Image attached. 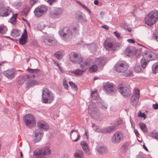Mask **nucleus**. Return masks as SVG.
Returning <instances> with one entry per match:
<instances>
[{"label":"nucleus","mask_w":158,"mask_h":158,"mask_svg":"<svg viewBox=\"0 0 158 158\" xmlns=\"http://www.w3.org/2000/svg\"><path fill=\"white\" fill-rule=\"evenodd\" d=\"M25 124L28 127L32 128L36 125V121L34 116L30 114H28L23 117Z\"/></svg>","instance_id":"423d86ee"},{"label":"nucleus","mask_w":158,"mask_h":158,"mask_svg":"<svg viewBox=\"0 0 158 158\" xmlns=\"http://www.w3.org/2000/svg\"><path fill=\"white\" fill-rule=\"evenodd\" d=\"M38 2V0H29V4L31 6V7L37 3Z\"/></svg>","instance_id":"6e6d98bb"},{"label":"nucleus","mask_w":158,"mask_h":158,"mask_svg":"<svg viewBox=\"0 0 158 158\" xmlns=\"http://www.w3.org/2000/svg\"><path fill=\"white\" fill-rule=\"evenodd\" d=\"M31 7L30 6H27L24 8L23 10L22 11V15L25 16H27V15L28 12L30 11Z\"/></svg>","instance_id":"a19ab883"},{"label":"nucleus","mask_w":158,"mask_h":158,"mask_svg":"<svg viewBox=\"0 0 158 158\" xmlns=\"http://www.w3.org/2000/svg\"><path fill=\"white\" fill-rule=\"evenodd\" d=\"M91 99L93 100H94L98 99V94L97 90L95 89L94 91H92L91 93Z\"/></svg>","instance_id":"c9c22d12"},{"label":"nucleus","mask_w":158,"mask_h":158,"mask_svg":"<svg viewBox=\"0 0 158 158\" xmlns=\"http://www.w3.org/2000/svg\"><path fill=\"white\" fill-rule=\"evenodd\" d=\"M95 63L100 67H103L106 63L105 60L101 57L96 59Z\"/></svg>","instance_id":"393cba45"},{"label":"nucleus","mask_w":158,"mask_h":158,"mask_svg":"<svg viewBox=\"0 0 158 158\" xmlns=\"http://www.w3.org/2000/svg\"><path fill=\"white\" fill-rule=\"evenodd\" d=\"M18 14L17 13H15L14 14L13 13V15L11 18L9 20V22H10L11 23L13 24L16 22L17 20V17L18 16Z\"/></svg>","instance_id":"e433bc0d"},{"label":"nucleus","mask_w":158,"mask_h":158,"mask_svg":"<svg viewBox=\"0 0 158 158\" xmlns=\"http://www.w3.org/2000/svg\"><path fill=\"white\" fill-rule=\"evenodd\" d=\"M103 89L106 94L110 95H113L116 93V90L114 87V85L106 83L103 87Z\"/></svg>","instance_id":"9b49d317"},{"label":"nucleus","mask_w":158,"mask_h":158,"mask_svg":"<svg viewBox=\"0 0 158 158\" xmlns=\"http://www.w3.org/2000/svg\"><path fill=\"white\" fill-rule=\"evenodd\" d=\"M10 35L14 37H18L20 35L19 31L16 28L13 29L11 31Z\"/></svg>","instance_id":"473e14b6"},{"label":"nucleus","mask_w":158,"mask_h":158,"mask_svg":"<svg viewBox=\"0 0 158 158\" xmlns=\"http://www.w3.org/2000/svg\"><path fill=\"white\" fill-rule=\"evenodd\" d=\"M123 134L122 132L120 131H116L113 135L111 140L112 142L114 143H120L123 139Z\"/></svg>","instance_id":"4468645a"},{"label":"nucleus","mask_w":158,"mask_h":158,"mask_svg":"<svg viewBox=\"0 0 158 158\" xmlns=\"http://www.w3.org/2000/svg\"><path fill=\"white\" fill-rule=\"evenodd\" d=\"M139 98V91L137 89L135 92V93L133 94L131 98V101L132 105L135 106L138 104Z\"/></svg>","instance_id":"a211bd4d"},{"label":"nucleus","mask_w":158,"mask_h":158,"mask_svg":"<svg viewBox=\"0 0 158 158\" xmlns=\"http://www.w3.org/2000/svg\"><path fill=\"white\" fill-rule=\"evenodd\" d=\"M153 108L155 110L158 109V104L156 103L152 105Z\"/></svg>","instance_id":"69168bd1"},{"label":"nucleus","mask_w":158,"mask_h":158,"mask_svg":"<svg viewBox=\"0 0 158 158\" xmlns=\"http://www.w3.org/2000/svg\"><path fill=\"white\" fill-rule=\"evenodd\" d=\"M55 96L52 92L47 88L42 90V102L43 103L51 104L54 100Z\"/></svg>","instance_id":"f03ea898"},{"label":"nucleus","mask_w":158,"mask_h":158,"mask_svg":"<svg viewBox=\"0 0 158 158\" xmlns=\"http://www.w3.org/2000/svg\"><path fill=\"white\" fill-rule=\"evenodd\" d=\"M27 37L22 35L19 39V43L21 45H24L27 42Z\"/></svg>","instance_id":"2f4dec72"},{"label":"nucleus","mask_w":158,"mask_h":158,"mask_svg":"<svg viewBox=\"0 0 158 158\" xmlns=\"http://www.w3.org/2000/svg\"><path fill=\"white\" fill-rule=\"evenodd\" d=\"M101 27L102 28H104L106 30H108L109 29V27L106 25H104L103 26H101Z\"/></svg>","instance_id":"774afa93"},{"label":"nucleus","mask_w":158,"mask_h":158,"mask_svg":"<svg viewBox=\"0 0 158 158\" xmlns=\"http://www.w3.org/2000/svg\"><path fill=\"white\" fill-rule=\"evenodd\" d=\"M115 69L116 71L118 73H124V75L129 76L132 74V71L128 70V65L125 61H119L115 64Z\"/></svg>","instance_id":"f257e3e1"},{"label":"nucleus","mask_w":158,"mask_h":158,"mask_svg":"<svg viewBox=\"0 0 158 158\" xmlns=\"http://www.w3.org/2000/svg\"><path fill=\"white\" fill-rule=\"evenodd\" d=\"M39 84V82L33 79H29L25 85L26 88H28L33 86Z\"/></svg>","instance_id":"b1692460"},{"label":"nucleus","mask_w":158,"mask_h":158,"mask_svg":"<svg viewBox=\"0 0 158 158\" xmlns=\"http://www.w3.org/2000/svg\"><path fill=\"white\" fill-rule=\"evenodd\" d=\"M152 68L153 73L155 74L156 73V70L158 69V65L154 64L152 66Z\"/></svg>","instance_id":"864d4df0"},{"label":"nucleus","mask_w":158,"mask_h":158,"mask_svg":"<svg viewBox=\"0 0 158 158\" xmlns=\"http://www.w3.org/2000/svg\"><path fill=\"white\" fill-rule=\"evenodd\" d=\"M63 85L65 89L69 90V85L67 83V81L65 79L63 80Z\"/></svg>","instance_id":"3c124183"},{"label":"nucleus","mask_w":158,"mask_h":158,"mask_svg":"<svg viewBox=\"0 0 158 158\" xmlns=\"http://www.w3.org/2000/svg\"><path fill=\"white\" fill-rule=\"evenodd\" d=\"M48 7L45 5H41L36 7L34 11V13L35 17H40L45 14L48 11Z\"/></svg>","instance_id":"0eeeda50"},{"label":"nucleus","mask_w":158,"mask_h":158,"mask_svg":"<svg viewBox=\"0 0 158 158\" xmlns=\"http://www.w3.org/2000/svg\"><path fill=\"white\" fill-rule=\"evenodd\" d=\"M127 41L129 43H135V41L134 40L132 39H129L127 40Z\"/></svg>","instance_id":"338daca9"},{"label":"nucleus","mask_w":158,"mask_h":158,"mask_svg":"<svg viewBox=\"0 0 158 158\" xmlns=\"http://www.w3.org/2000/svg\"><path fill=\"white\" fill-rule=\"evenodd\" d=\"M22 35H23V36L28 37L27 35V32L26 30L25 29H24V31H23V33L22 34Z\"/></svg>","instance_id":"0e129e2a"},{"label":"nucleus","mask_w":158,"mask_h":158,"mask_svg":"<svg viewBox=\"0 0 158 158\" xmlns=\"http://www.w3.org/2000/svg\"><path fill=\"white\" fill-rule=\"evenodd\" d=\"M139 126L143 132H148V130L145 124L142 123H139Z\"/></svg>","instance_id":"4c0bfd02"},{"label":"nucleus","mask_w":158,"mask_h":158,"mask_svg":"<svg viewBox=\"0 0 158 158\" xmlns=\"http://www.w3.org/2000/svg\"><path fill=\"white\" fill-rule=\"evenodd\" d=\"M59 35L65 40L71 39L72 37V31L68 27L64 28L59 31Z\"/></svg>","instance_id":"6e6552de"},{"label":"nucleus","mask_w":158,"mask_h":158,"mask_svg":"<svg viewBox=\"0 0 158 158\" xmlns=\"http://www.w3.org/2000/svg\"><path fill=\"white\" fill-rule=\"evenodd\" d=\"M149 136L154 139H158V133L154 131L152 132Z\"/></svg>","instance_id":"49530a36"},{"label":"nucleus","mask_w":158,"mask_h":158,"mask_svg":"<svg viewBox=\"0 0 158 158\" xmlns=\"http://www.w3.org/2000/svg\"><path fill=\"white\" fill-rule=\"evenodd\" d=\"M38 28L40 30L44 29L45 28V27L43 24L42 23H39L37 26Z\"/></svg>","instance_id":"bf43d9fd"},{"label":"nucleus","mask_w":158,"mask_h":158,"mask_svg":"<svg viewBox=\"0 0 158 158\" xmlns=\"http://www.w3.org/2000/svg\"><path fill=\"white\" fill-rule=\"evenodd\" d=\"M71 138L74 142L77 141L80 139V135L77 130H72L70 132Z\"/></svg>","instance_id":"4be33fe9"},{"label":"nucleus","mask_w":158,"mask_h":158,"mask_svg":"<svg viewBox=\"0 0 158 158\" xmlns=\"http://www.w3.org/2000/svg\"><path fill=\"white\" fill-rule=\"evenodd\" d=\"M123 122L122 119H117L114 122V124L116 125H118L121 124Z\"/></svg>","instance_id":"13d9d810"},{"label":"nucleus","mask_w":158,"mask_h":158,"mask_svg":"<svg viewBox=\"0 0 158 158\" xmlns=\"http://www.w3.org/2000/svg\"><path fill=\"white\" fill-rule=\"evenodd\" d=\"M116 37L119 40L121 39V38L120 37V34L117 31H116L114 33Z\"/></svg>","instance_id":"052dcab7"},{"label":"nucleus","mask_w":158,"mask_h":158,"mask_svg":"<svg viewBox=\"0 0 158 158\" xmlns=\"http://www.w3.org/2000/svg\"><path fill=\"white\" fill-rule=\"evenodd\" d=\"M85 45L86 46L87 48L89 49H91V48H93V47L94 46V44L93 43L90 44H85Z\"/></svg>","instance_id":"e2e57ef3"},{"label":"nucleus","mask_w":158,"mask_h":158,"mask_svg":"<svg viewBox=\"0 0 158 158\" xmlns=\"http://www.w3.org/2000/svg\"><path fill=\"white\" fill-rule=\"evenodd\" d=\"M98 104L100 107L102 109H107V106L103 104H102L101 103H100L99 102H98Z\"/></svg>","instance_id":"680f3d73"},{"label":"nucleus","mask_w":158,"mask_h":158,"mask_svg":"<svg viewBox=\"0 0 158 158\" xmlns=\"http://www.w3.org/2000/svg\"><path fill=\"white\" fill-rule=\"evenodd\" d=\"M69 83L72 89L75 91L77 90V86L72 81H69Z\"/></svg>","instance_id":"de8ad7c7"},{"label":"nucleus","mask_w":158,"mask_h":158,"mask_svg":"<svg viewBox=\"0 0 158 158\" xmlns=\"http://www.w3.org/2000/svg\"><path fill=\"white\" fill-rule=\"evenodd\" d=\"M118 92L124 98H127L131 94V90L129 87L127 86L125 82H122L118 86Z\"/></svg>","instance_id":"20e7f679"},{"label":"nucleus","mask_w":158,"mask_h":158,"mask_svg":"<svg viewBox=\"0 0 158 158\" xmlns=\"http://www.w3.org/2000/svg\"><path fill=\"white\" fill-rule=\"evenodd\" d=\"M16 74V71L14 68L8 70L3 72V74L8 78L10 79H12L14 78Z\"/></svg>","instance_id":"6ab92c4d"},{"label":"nucleus","mask_w":158,"mask_h":158,"mask_svg":"<svg viewBox=\"0 0 158 158\" xmlns=\"http://www.w3.org/2000/svg\"><path fill=\"white\" fill-rule=\"evenodd\" d=\"M84 155L82 150H77L74 154V158H83Z\"/></svg>","instance_id":"7c9ffc66"},{"label":"nucleus","mask_w":158,"mask_h":158,"mask_svg":"<svg viewBox=\"0 0 158 158\" xmlns=\"http://www.w3.org/2000/svg\"><path fill=\"white\" fill-rule=\"evenodd\" d=\"M124 53L126 56H131L134 54H135L133 50V49L131 47L126 48L124 51Z\"/></svg>","instance_id":"bb28decb"},{"label":"nucleus","mask_w":158,"mask_h":158,"mask_svg":"<svg viewBox=\"0 0 158 158\" xmlns=\"http://www.w3.org/2000/svg\"><path fill=\"white\" fill-rule=\"evenodd\" d=\"M50 6H52L57 1L56 0H45Z\"/></svg>","instance_id":"603ef678"},{"label":"nucleus","mask_w":158,"mask_h":158,"mask_svg":"<svg viewBox=\"0 0 158 158\" xmlns=\"http://www.w3.org/2000/svg\"><path fill=\"white\" fill-rule=\"evenodd\" d=\"M44 42L49 46H54L57 44V41L52 36L45 35L43 37Z\"/></svg>","instance_id":"f8f14e48"},{"label":"nucleus","mask_w":158,"mask_h":158,"mask_svg":"<svg viewBox=\"0 0 158 158\" xmlns=\"http://www.w3.org/2000/svg\"><path fill=\"white\" fill-rule=\"evenodd\" d=\"M100 115V112L98 110L94 111L91 114L92 117L96 120H98Z\"/></svg>","instance_id":"72a5a7b5"},{"label":"nucleus","mask_w":158,"mask_h":158,"mask_svg":"<svg viewBox=\"0 0 158 158\" xmlns=\"http://www.w3.org/2000/svg\"><path fill=\"white\" fill-rule=\"evenodd\" d=\"M27 71L30 73L35 74H37L40 72V70L38 69H32L28 68H27Z\"/></svg>","instance_id":"37998d69"},{"label":"nucleus","mask_w":158,"mask_h":158,"mask_svg":"<svg viewBox=\"0 0 158 158\" xmlns=\"http://www.w3.org/2000/svg\"><path fill=\"white\" fill-rule=\"evenodd\" d=\"M144 20L148 25H153L158 20V11L155 10L151 11L145 16Z\"/></svg>","instance_id":"7ed1b4c3"},{"label":"nucleus","mask_w":158,"mask_h":158,"mask_svg":"<svg viewBox=\"0 0 158 158\" xmlns=\"http://www.w3.org/2000/svg\"><path fill=\"white\" fill-rule=\"evenodd\" d=\"M75 18L76 20L83 22L87 21V19L85 14L80 11L76 12Z\"/></svg>","instance_id":"aec40b11"},{"label":"nucleus","mask_w":158,"mask_h":158,"mask_svg":"<svg viewBox=\"0 0 158 158\" xmlns=\"http://www.w3.org/2000/svg\"><path fill=\"white\" fill-rule=\"evenodd\" d=\"M7 30L6 27L5 26H0V34H5Z\"/></svg>","instance_id":"c03bdc74"},{"label":"nucleus","mask_w":158,"mask_h":158,"mask_svg":"<svg viewBox=\"0 0 158 158\" xmlns=\"http://www.w3.org/2000/svg\"><path fill=\"white\" fill-rule=\"evenodd\" d=\"M91 60L89 59H87L84 61L82 63H80V67L81 69H86L89 68L91 64Z\"/></svg>","instance_id":"5701e85b"},{"label":"nucleus","mask_w":158,"mask_h":158,"mask_svg":"<svg viewBox=\"0 0 158 158\" xmlns=\"http://www.w3.org/2000/svg\"><path fill=\"white\" fill-rule=\"evenodd\" d=\"M81 145L84 152L86 153V154L89 155L90 152L88 148V146L87 144L84 142H81Z\"/></svg>","instance_id":"c756f323"},{"label":"nucleus","mask_w":158,"mask_h":158,"mask_svg":"<svg viewBox=\"0 0 158 158\" xmlns=\"http://www.w3.org/2000/svg\"><path fill=\"white\" fill-rule=\"evenodd\" d=\"M12 12L13 13L12 10L9 6H4L0 8V16L1 17L8 16Z\"/></svg>","instance_id":"2eb2a0df"},{"label":"nucleus","mask_w":158,"mask_h":158,"mask_svg":"<svg viewBox=\"0 0 158 158\" xmlns=\"http://www.w3.org/2000/svg\"><path fill=\"white\" fill-rule=\"evenodd\" d=\"M84 71L81 69H77L75 70L69 71V72L76 76H79L82 75Z\"/></svg>","instance_id":"c85d7f7f"},{"label":"nucleus","mask_w":158,"mask_h":158,"mask_svg":"<svg viewBox=\"0 0 158 158\" xmlns=\"http://www.w3.org/2000/svg\"><path fill=\"white\" fill-rule=\"evenodd\" d=\"M143 56L148 60H154L157 58L156 55L154 52L150 51H145L143 53Z\"/></svg>","instance_id":"f3484780"},{"label":"nucleus","mask_w":158,"mask_h":158,"mask_svg":"<svg viewBox=\"0 0 158 158\" xmlns=\"http://www.w3.org/2000/svg\"><path fill=\"white\" fill-rule=\"evenodd\" d=\"M148 60H147L145 57H143V58L141 59L140 62L141 63V66L143 69H144L146 68L148 63Z\"/></svg>","instance_id":"58836bf2"},{"label":"nucleus","mask_w":158,"mask_h":158,"mask_svg":"<svg viewBox=\"0 0 158 158\" xmlns=\"http://www.w3.org/2000/svg\"><path fill=\"white\" fill-rule=\"evenodd\" d=\"M153 37L156 41H158V31H156L153 33Z\"/></svg>","instance_id":"4d7b16f0"},{"label":"nucleus","mask_w":158,"mask_h":158,"mask_svg":"<svg viewBox=\"0 0 158 158\" xmlns=\"http://www.w3.org/2000/svg\"><path fill=\"white\" fill-rule=\"evenodd\" d=\"M63 13V10L61 8L53 7L50 11L49 15L53 19H58L61 17Z\"/></svg>","instance_id":"1a4fd4ad"},{"label":"nucleus","mask_w":158,"mask_h":158,"mask_svg":"<svg viewBox=\"0 0 158 158\" xmlns=\"http://www.w3.org/2000/svg\"><path fill=\"white\" fill-rule=\"evenodd\" d=\"M77 3L85 9L89 14H91V12L89 9L86 6L83 5L81 3L79 2H77Z\"/></svg>","instance_id":"a18cd8bd"},{"label":"nucleus","mask_w":158,"mask_h":158,"mask_svg":"<svg viewBox=\"0 0 158 158\" xmlns=\"http://www.w3.org/2000/svg\"><path fill=\"white\" fill-rule=\"evenodd\" d=\"M70 61L76 64H80L83 60V57L78 53L72 52L69 54Z\"/></svg>","instance_id":"9d476101"},{"label":"nucleus","mask_w":158,"mask_h":158,"mask_svg":"<svg viewBox=\"0 0 158 158\" xmlns=\"http://www.w3.org/2000/svg\"><path fill=\"white\" fill-rule=\"evenodd\" d=\"M37 125L39 129L43 130L46 131L49 129V127L48 123L44 120L39 121L37 122Z\"/></svg>","instance_id":"412c9836"},{"label":"nucleus","mask_w":158,"mask_h":158,"mask_svg":"<svg viewBox=\"0 0 158 158\" xmlns=\"http://www.w3.org/2000/svg\"><path fill=\"white\" fill-rule=\"evenodd\" d=\"M51 152L50 148L45 147L39 149L38 151H35L34 152V155L35 156H43L49 155Z\"/></svg>","instance_id":"dca6fc26"},{"label":"nucleus","mask_w":158,"mask_h":158,"mask_svg":"<svg viewBox=\"0 0 158 158\" xmlns=\"http://www.w3.org/2000/svg\"><path fill=\"white\" fill-rule=\"evenodd\" d=\"M115 128L114 126H109L101 130L102 133L104 134L110 133L114 131Z\"/></svg>","instance_id":"cd10ccee"},{"label":"nucleus","mask_w":158,"mask_h":158,"mask_svg":"<svg viewBox=\"0 0 158 158\" xmlns=\"http://www.w3.org/2000/svg\"><path fill=\"white\" fill-rule=\"evenodd\" d=\"M98 66L96 64L92 65L89 69V71L90 73H94L98 70Z\"/></svg>","instance_id":"79ce46f5"},{"label":"nucleus","mask_w":158,"mask_h":158,"mask_svg":"<svg viewBox=\"0 0 158 158\" xmlns=\"http://www.w3.org/2000/svg\"><path fill=\"white\" fill-rule=\"evenodd\" d=\"M34 135L33 141L35 143L40 142L41 139L44 134L43 130L40 129H36L33 131Z\"/></svg>","instance_id":"ddd939ff"},{"label":"nucleus","mask_w":158,"mask_h":158,"mask_svg":"<svg viewBox=\"0 0 158 158\" xmlns=\"http://www.w3.org/2000/svg\"><path fill=\"white\" fill-rule=\"evenodd\" d=\"M120 44L118 43L113 44L112 40L110 38H107L104 43L106 49L109 51H115L119 48Z\"/></svg>","instance_id":"39448f33"},{"label":"nucleus","mask_w":158,"mask_h":158,"mask_svg":"<svg viewBox=\"0 0 158 158\" xmlns=\"http://www.w3.org/2000/svg\"><path fill=\"white\" fill-rule=\"evenodd\" d=\"M134 71L137 73H139L141 71L142 69L140 65H135L134 68Z\"/></svg>","instance_id":"8fccbe9b"},{"label":"nucleus","mask_w":158,"mask_h":158,"mask_svg":"<svg viewBox=\"0 0 158 158\" xmlns=\"http://www.w3.org/2000/svg\"><path fill=\"white\" fill-rule=\"evenodd\" d=\"M76 26L73 27V30L74 32H77L79 30V23L77 22H76L75 23Z\"/></svg>","instance_id":"5fc2aeb1"},{"label":"nucleus","mask_w":158,"mask_h":158,"mask_svg":"<svg viewBox=\"0 0 158 158\" xmlns=\"http://www.w3.org/2000/svg\"><path fill=\"white\" fill-rule=\"evenodd\" d=\"M97 150L99 153L102 154L106 153L107 151L106 148L104 146L98 147Z\"/></svg>","instance_id":"f704fd0d"},{"label":"nucleus","mask_w":158,"mask_h":158,"mask_svg":"<svg viewBox=\"0 0 158 158\" xmlns=\"http://www.w3.org/2000/svg\"><path fill=\"white\" fill-rule=\"evenodd\" d=\"M26 80V77L24 76H20L18 77V84L21 85L23 84Z\"/></svg>","instance_id":"ea45409f"},{"label":"nucleus","mask_w":158,"mask_h":158,"mask_svg":"<svg viewBox=\"0 0 158 158\" xmlns=\"http://www.w3.org/2000/svg\"><path fill=\"white\" fill-rule=\"evenodd\" d=\"M64 55V52L63 50H60L54 54V56L58 60L62 59Z\"/></svg>","instance_id":"a878e982"},{"label":"nucleus","mask_w":158,"mask_h":158,"mask_svg":"<svg viewBox=\"0 0 158 158\" xmlns=\"http://www.w3.org/2000/svg\"><path fill=\"white\" fill-rule=\"evenodd\" d=\"M128 144L127 143H126L122 145L121 148L123 151L126 152L128 149Z\"/></svg>","instance_id":"09e8293b"}]
</instances>
